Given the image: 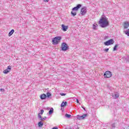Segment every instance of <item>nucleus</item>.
<instances>
[{"mask_svg": "<svg viewBox=\"0 0 129 129\" xmlns=\"http://www.w3.org/2000/svg\"><path fill=\"white\" fill-rule=\"evenodd\" d=\"M99 24L101 28H106V27H107V26L109 25L107 18H106L105 17H102L99 21Z\"/></svg>", "mask_w": 129, "mask_h": 129, "instance_id": "1", "label": "nucleus"}, {"mask_svg": "<svg viewBox=\"0 0 129 129\" xmlns=\"http://www.w3.org/2000/svg\"><path fill=\"white\" fill-rule=\"evenodd\" d=\"M62 39L61 36H56L52 39V44L53 45H57L59 43V41Z\"/></svg>", "mask_w": 129, "mask_h": 129, "instance_id": "2", "label": "nucleus"}, {"mask_svg": "<svg viewBox=\"0 0 129 129\" xmlns=\"http://www.w3.org/2000/svg\"><path fill=\"white\" fill-rule=\"evenodd\" d=\"M61 51H67L69 49V46L66 42H62L61 46Z\"/></svg>", "mask_w": 129, "mask_h": 129, "instance_id": "3", "label": "nucleus"}, {"mask_svg": "<svg viewBox=\"0 0 129 129\" xmlns=\"http://www.w3.org/2000/svg\"><path fill=\"white\" fill-rule=\"evenodd\" d=\"M86 13H87V8L85 7H82L80 12L81 16H85Z\"/></svg>", "mask_w": 129, "mask_h": 129, "instance_id": "4", "label": "nucleus"}, {"mask_svg": "<svg viewBox=\"0 0 129 129\" xmlns=\"http://www.w3.org/2000/svg\"><path fill=\"white\" fill-rule=\"evenodd\" d=\"M104 76L105 78H110L112 76V74L110 71H107L104 74Z\"/></svg>", "mask_w": 129, "mask_h": 129, "instance_id": "5", "label": "nucleus"}, {"mask_svg": "<svg viewBox=\"0 0 129 129\" xmlns=\"http://www.w3.org/2000/svg\"><path fill=\"white\" fill-rule=\"evenodd\" d=\"M113 43H114V41L113 39H111L104 42V44L105 46H109V45H112Z\"/></svg>", "mask_w": 129, "mask_h": 129, "instance_id": "6", "label": "nucleus"}, {"mask_svg": "<svg viewBox=\"0 0 129 129\" xmlns=\"http://www.w3.org/2000/svg\"><path fill=\"white\" fill-rule=\"evenodd\" d=\"M11 69L12 66H9L8 67L7 69L3 71V73H4V74H8V73L11 72Z\"/></svg>", "mask_w": 129, "mask_h": 129, "instance_id": "7", "label": "nucleus"}, {"mask_svg": "<svg viewBox=\"0 0 129 129\" xmlns=\"http://www.w3.org/2000/svg\"><path fill=\"white\" fill-rule=\"evenodd\" d=\"M87 117V114H84V115H82L81 116L80 115H78L77 116V118L78 119H79L80 120H81L82 119H84L85 118V117Z\"/></svg>", "mask_w": 129, "mask_h": 129, "instance_id": "8", "label": "nucleus"}, {"mask_svg": "<svg viewBox=\"0 0 129 129\" xmlns=\"http://www.w3.org/2000/svg\"><path fill=\"white\" fill-rule=\"evenodd\" d=\"M111 96L113 97L114 99H116L119 97V94L118 93H112L111 94Z\"/></svg>", "mask_w": 129, "mask_h": 129, "instance_id": "9", "label": "nucleus"}, {"mask_svg": "<svg viewBox=\"0 0 129 129\" xmlns=\"http://www.w3.org/2000/svg\"><path fill=\"white\" fill-rule=\"evenodd\" d=\"M81 7H82L81 4H78L76 7L72 9V11H78V10H79Z\"/></svg>", "mask_w": 129, "mask_h": 129, "instance_id": "10", "label": "nucleus"}, {"mask_svg": "<svg viewBox=\"0 0 129 129\" xmlns=\"http://www.w3.org/2000/svg\"><path fill=\"white\" fill-rule=\"evenodd\" d=\"M61 30H62V31H63V32H66V31H67V30H68V26H64V24H62L61 25Z\"/></svg>", "mask_w": 129, "mask_h": 129, "instance_id": "11", "label": "nucleus"}, {"mask_svg": "<svg viewBox=\"0 0 129 129\" xmlns=\"http://www.w3.org/2000/svg\"><path fill=\"white\" fill-rule=\"evenodd\" d=\"M129 27V22H125L124 24V28L127 29Z\"/></svg>", "mask_w": 129, "mask_h": 129, "instance_id": "12", "label": "nucleus"}, {"mask_svg": "<svg viewBox=\"0 0 129 129\" xmlns=\"http://www.w3.org/2000/svg\"><path fill=\"white\" fill-rule=\"evenodd\" d=\"M47 97V95L45 94H42L40 95V98L43 100L44 99H46Z\"/></svg>", "mask_w": 129, "mask_h": 129, "instance_id": "13", "label": "nucleus"}, {"mask_svg": "<svg viewBox=\"0 0 129 129\" xmlns=\"http://www.w3.org/2000/svg\"><path fill=\"white\" fill-rule=\"evenodd\" d=\"M14 33H15V30L14 29L11 30V31L9 33L8 36L9 37H11V36H12V35H13Z\"/></svg>", "mask_w": 129, "mask_h": 129, "instance_id": "14", "label": "nucleus"}, {"mask_svg": "<svg viewBox=\"0 0 129 129\" xmlns=\"http://www.w3.org/2000/svg\"><path fill=\"white\" fill-rule=\"evenodd\" d=\"M38 125L39 127H42V125H44V123L42 121H40L38 122Z\"/></svg>", "mask_w": 129, "mask_h": 129, "instance_id": "15", "label": "nucleus"}, {"mask_svg": "<svg viewBox=\"0 0 129 129\" xmlns=\"http://www.w3.org/2000/svg\"><path fill=\"white\" fill-rule=\"evenodd\" d=\"M54 112V109L53 108H51L50 110L48 112L49 114L51 115L52 113Z\"/></svg>", "mask_w": 129, "mask_h": 129, "instance_id": "16", "label": "nucleus"}, {"mask_svg": "<svg viewBox=\"0 0 129 129\" xmlns=\"http://www.w3.org/2000/svg\"><path fill=\"white\" fill-rule=\"evenodd\" d=\"M67 104V102H62V103L61 104V107H64V106H66V105Z\"/></svg>", "mask_w": 129, "mask_h": 129, "instance_id": "17", "label": "nucleus"}, {"mask_svg": "<svg viewBox=\"0 0 129 129\" xmlns=\"http://www.w3.org/2000/svg\"><path fill=\"white\" fill-rule=\"evenodd\" d=\"M50 96H52V94H51V93L47 92L46 93V97H47L48 98H50Z\"/></svg>", "mask_w": 129, "mask_h": 129, "instance_id": "18", "label": "nucleus"}, {"mask_svg": "<svg viewBox=\"0 0 129 129\" xmlns=\"http://www.w3.org/2000/svg\"><path fill=\"white\" fill-rule=\"evenodd\" d=\"M97 26H98V25H97V24H93V29H94V30H96V28H97Z\"/></svg>", "mask_w": 129, "mask_h": 129, "instance_id": "19", "label": "nucleus"}, {"mask_svg": "<svg viewBox=\"0 0 129 129\" xmlns=\"http://www.w3.org/2000/svg\"><path fill=\"white\" fill-rule=\"evenodd\" d=\"M118 47V44H115V45L113 47V51H116V48Z\"/></svg>", "mask_w": 129, "mask_h": 129, "instance_id": "20", "label": "nucleus"}, {"mask_svg": "<svg viewBox=\"0 0 129 129\" xmlns=\"http://www.w3.org/2000/svg\"><path fill=\"white\" fill-rule=\"evenodd\" d=\"M71 15H72V16L73 17H75V16H76V15H77V13H76V12H73V11H72Z\"/></svg>", "mask_w": 129, "mask_h": 129, "instance_id": "21", "label": "nucleus"}, {"mask_svg": "<svg viewBox=\"0 0 129 129\" xmlns=\"http://www.w3.org/2000/svg\"><path fill=\"white\" fill-rule=\"evenodd\" d=\"M65 116H66V117H67V118H70V117H71V115L70 114H68L67 113H66L65 114Z\"/></svg>", "mask_w": 129, "mask_h": 129, "instance_id": "22", "label": "nucleus"}, {"mask_svg": "<svg viewBox=\"0 0 129 129\" xmlns=\"http://www.w3.org/2000/svg\"><path fill=\"white\" fill-rule=\"evenodd\" d=\"M125 34L127 36L129 37V29H128L127 31H125Z\"/></svg>", "mask_w": 129, "mask_h": 129, "instance_id": "23", "label": "nucleus"}, {"mask_svg": "<svg viewBox=\"0 0 129 129\" xmlns=\"http://www.w3.org/2000/svg\"><path fill=\"white\" fill-rule=\"evenodd\" d=\"M46 119H47V117H44L43 118L41 117V118L40 119V120L43 121V120H45Z\"/></svg>", "mask_w": 129, "mask_h": 129, "instance_id": "24", "label": "nucleus"}, {"mask_svg": "<svg viewBox=\"0 0 129 129\" xmlns=\"http://www.w3.org/2000/svg\"><path fill=\"white\" fill-rule=\"evenodd\" d=\"M111 126H112V128H114V127H115V123L112 124Z\"/></svg>", "mask_w": 129, "mask_h": 129, "instance_id": "25", "label": "nucleus"}, {"mask_svg": "<svg viewBox=\"0 0 129 129\" xmlns=\"http://www.w3.org/2000/svg\"><path fill=\"white\" fill-rule=\"evenodd\" d=\"M60 95H61V96H65V95H66V93H60Z\"/></svg>", "mask_w": 129, "mask_h": 129, "instance_id": "26", "label": "nucleus"}, {"mask_svg": "<svg viewBox=\"0 0 129 129\" xmlns=\"http://www.w3.org/2000/svg\"><path fill=\"white\" fill-rule=\"evenodd\" d=\"M41 113H38V117H39V118H42V116L41 115Z\"/></svg>", "mask_w": 129, "mask_h": 129, "instance_id": "27", "label": "nucleus"}, {"mask_svg": "<svg viewBox=\"0 0 129 129\" xmlns=\"http://www.w3.org/2000/svg\"><path fill=\"white\" fill-rule=\"evenodd\" d=\"M40 114H43L44 113V110L41 109V113H40Z\"/></svg>", "mask_w": 129, "mask_h": 129, "instance_id": "28", "label": "nucleus"}, {"mask_svg": "<svg viewBox=\"0 0 129 129\" xmlns=\"http://www.w3.org/2000/svg\"><path fill=\"white\" fill-rule=\"evenodd\" d=\"M76 100H77V103H79V104H80V105L81 104V103H80V102H79V100H78V99H77Z\"/></svg>", "mask_w": 129, "mask_h": 129, "instance_id": "29", "label": "nucleus"}, {"mask_svg": "<svg viewBox=\"0 0 129 129\" xmlns=\"http://www.w3.org/2000/svg\"><path fill=\"white\" fill-rule=\"evenodd\" d=\"M109 50V48H106L104 49L105 52H108V50Z\"/></svg>", "mask_w": 129, "mask_h": 129, "instance_id": "30", "label": "nucleus"}, {"mask_svg": "<svg viewBox=\"0 0 129 129\" xmlns=\"http://www.w3.org/2000/svg\"><path fill=\"white\" fill-rule=\"evenodd\" d=\"M0 91H2V92H4V91H5V89H0Z\"/></svg>", "mask_w": 129, "mask_h": 129, "instance_id": "31", "label": "nucleus"}, {"mask_svg": "<svg viewBox=\"0 0 129 129\" xmlns=\"http://www.w3.org/2000/svg\"><path fill=\"white\" fill-rule=\"evenodd\" d=\"M52 129H58V127L55 126V127H53Z\"/></svg>", "mask_w": 129, "mask_h": 129, "instance_id": "32", "label": "nucleus"}, {"mask_svg": "<svg viewBox=\"0 0 129 129\" xmlns=\"http://www.w3.org/2000/svg\"><path fill=\"white\" fill-rule=\"evenodd\" d=\"M82 108H83V109L85 110V111H86V109H85V108H84V107L82 106Z\"/></svg>", "mask_w": 129, "mask_h": 129, "instance_id": "33", "label": "nucleus"}, {"mask_svg": "<svg viewBox=\"0 0 129 129\" xmlns=\"http://www.w3.org/2000/svg\"><path fill=\"white\" fill-rule=\"evenodd\" d=\"M44 2H46L47 3H48V2H49V0H44Z\"/></svg>", "mask_w": 129, "mask_h": 129, "instance_id": "34", "label": "nucleus"}]
</instances>
